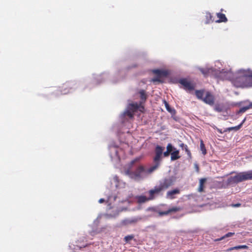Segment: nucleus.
<instances>
[{
    "label": "nucleus",
    "mask_w": 252,
    "mask_h": 252,
    "mask_svg": "<svg viewBox=\"0 0 252 252\" xmlns=\"http://www.w3.org/2000/svg\"><path fill=\"white\" fill-rule=\"evenodd\" d=\"M240 206H241V204H240V203L234 204L232 205V206L235 207H240Z\"/></svg>",
    "instance_id": "4c0bfd02"
},
{
    "label": "nucleus",
    "mask_w": 252,
    "mask_h": 252,
    "mask_svg": "<svg viewBox=\"0 0 252 252\" xmlns=\"http://www.w3.org/2000/svg\"><path fill=\"white\" fill-rule=\"evenodd\" d=\"M246 121V118H245L243 121L242 122H241V123L238 126H233V127H229L228 128V129L230 131V130H234L235 131H237L238 130H239L242 126V125H243V124L244 123V122H245Z\"/></svg>",
    "instance_id": "b1692460"
},
{
    "label": "nucleus",
    "mask_w": 252,
    "mask_h": 252,
    "mask_svg": "<svg viewBox=\"0 0 252 252\" xmlns=\"http://www.w3.org/2000/svg\"><path fill=\"white\" fill-rule=\"evenodd\" d=\"M152 81L153 82H161L160 77L157 76L152 79Z\"/></svg>",
    "instance_id": "473e14b6"
},
{
    "label": "nucleus",
    "mask_w": 252,
    "mask_h": 252,
    "mask_svg": "<svg viewBox=\"0 0 252 252\" xmlns=\"http://www.w3.org/2000/svg\"><path fill=\"white\" fill-rule=\"evenodd\" d=\"M171 160L173 161L179 159L181 157L179 155V151L176 149H174V150L171 153Z\"/></svg>",
    "instance_id": "4468645a"
},
{
    "label": "nucleus",
    "mask_w": 252,
    "mask_h": 252,
    "mask_svg": "<svg viewBox=\"0 0 252 252\" xmlns=\"http://www.w3.org/2000/svg\"><path fill=\"white\" fill-rule=\"evenodd\" d=\"M200 150L201 151L203 155H206V150L205 145H204L202 140H200Z\"/></svg>",
    "instance_id": "bb28decb"
},
{
    "label": "nucleus",
    "mask_w": 252,
    "mask_h": 252,
    "mask_svg": "<svg viewBox=\"0 0 252 252\" xmlns=\"http://www.w3.org/2000/svg\"><path fill=\"white\" fill-rule=\"evenodd\" d=\"M153 73H155L157 76L159 77H166L168 73L165 70H162L159 69H155L153 71Z\"/></svg>",
    "instance_id": "ddd939ff"
},
{
    "label": "nucleus",
    "mask_w": 252,
    "mask_h": 252,
    "mask_svg": "<svg viewBox=\"0 0 252 252\" xmlns=\"http://www.w3.org/2000/svg\"><path fill=\"white\" fill-rule=\"evenodd\" d=\"M78 87V83L75 81H67L60 87V92L65 94L75 90Z\"/></svg>",
    "instance_id": "423d86ee"
},
{
    "label": "nucleus",
    "mask_w": 252,
    "mask_h": 252,
    "mask_svg": "<svg viewBox=\"0 0 252 252\" xmlns=\"http://www.w3.org/2000/svg\"><path fill=\"white\" fill-rule=\"evenodd\" d=\"M140 220V218H133L131 219H127L124 220L123 221V223L125 225L135 224Z\"/></svg>",
    "instance_id": "9d476101"
},
{
    "label": "nucleus",
    "mask_w": 252,
    "mask_h": 252,
    "mask_svg": "<svg viewBox=\"0 0 252 252\" xmlns=\"http://www.w3.org/2000/svg\"><path fill=\"white\" fill-rule=\"evenodd\" d=\"M137 160V159H134V160H133L131 161V164H134V163H135Z\"/></svg>",
    "instance_id": "ea45409f"
},
{
    "label": "nucleus",
    "mask_w": 252,
    "mask_h": 252,
    "mask_svg": "<svg viewBox=\"0 0 252 252\" xmlns=\"http://www.w3.org/2000/svg\"><path fill=\"white\" fill-rule=\"evenodd\" d=\"M207 179L206 178H201L199 180V185L198 188V191L202 192L204 191L205 188V184L206 182Z\"/></svg>",
    "instance_id": "2eb2a0df"
},
{
    "label": "nucleus",
    "mask_w": 252,
    "mask_h": 252,
    "mask_svg": "<svg viewBox=\"0 0 252 252\" xmlns=\"http://www.w3.org/2000/svg\"><path fill=\"white\" fill-rule=\"evenodd\" d=\"M164 103H165V107H166L167 110L168 112H171V109L170 107L169 104L165 101H164Z\"/></svg>",
    "instance_id": "f704fd0d"
},
{
    "label": "nucleus",
    "mask_w": 252,
    "mask_h": 252,
    "mask_svg": "<svg viewBox=\"0 0 252 252\" xmlns=\"http://www.w3.org/2000/svg\"><path fill=\"white\" fill-rule=\"evenodd\" d=\"M139 107V105L137 103H130L128 106L127 108L129 109L133 113H134Z\"/></svg>",
    "instance_id": "aec40b11"
},
{
    "label": "nucleus",
    "mask_w": 252,
    "mask_h": 252,
    "mask_svg": "<svg viewBox=\"0 0 252 252\" xmlns=\"http://www.w3.org/2000/svg\"><path fill=\"white\" fill-rule=\"evenodd\" d=\"M216 111L221 112L223 111V107L219 104L216 105L214 108Z\"/></svg>",
    "instance_id": "2f4dec72"
},
{
    "label": "nucleus",
    "mask_w": 252,
    "mask_h": 252,
    "mask_svg": "<svg viewBox=\"0 0 252 252\" xmlns=\"http://www.w3.org/2000/svg\"><path fill=\"white\" fill-rule=\"evenodd\" d=\"M247 180H252V170L240 172L234 176H230L227 180V184L231 185Z\"/></svg>",
    "instance_id": "f03ea898"
},
{
    "label": "nucleus",
    "mask_w": 252,
    "mask_h": 252,
    "mask_svg": "<svg viewBox=\"0 0 252 252\" xmlns=\"http://www.w3.org/2000/svg\"><path fill=\"white\" fill-rule=\"evenodd\" d=\"M251 109L250 105V104L248 106H246L245 107L241 108L237 112V113H243L245 112L247 110Z\"/></svg>",
    "instance_id": "cd10ccee"
},
{
    "label": "nucleus",
    "mask_w": 252,
    "mask_h": 252,
    "mask_svg": "<svg viewBox=\"0 0 252 252\" xmlns=\"http://www.w3.org/2000/svg\"><path fill=\"white\" fill-rule=\"evenodd\" d=\"M134 238L133 235H127L125 237L124 240L125 242L128 243L130 241L132 240Z\"/></svg>",
    "instance_id": "c756f323"
},
{
    "label": "nucleus",
    "mask_w": 252,
    "mask_h": 252,
    "mask_svg": "<svg viewBox=\"0 0 252 252\" xmlns=\"http://www.w3.org/2000/svg\"><path fill=\"white\" fill-rule=\"evenodd\" d=\"M162 154H163V156H164V157H168V156L169 155V154H170V153L169 152H168V151H166L164 152L163 153H162Z\"/></svg>",
    "instance_id": "c9c22d12"
},
{
    "label": "nucleus",
    "mask_w": 252,
    "mask_h": 252,
    "mask_svg": "<svg viewBox=\"0 0 252 252\" xmlns=\"http://www.w3.org/2000/svg\"><path fill=\"white\" fill-rule=\"evenodd\" d=\"M182 208L180 207H173L168 210L169 214L172 213H175L180 211Z\"/></svg>",
    "instance_id": "a878e982"
},
{
    "label": "nucleus",
    "mask_w": 252,
    "mask_h": 252,
    "mask_svg": "<svg viewBox=\"0 0 252 252\" xmlns=\"http://www.w3.org/2000/svg\"><path fill=\"white\" fill-rule=\"evenodd\" d=\"M148 170L149 168L146 170L143 166L140 165L134 171L131 172L129 173H128L129 171H127V172L129 174L131 178L135 180H139L142 178L144 175L151 173H149Z\"/></svg>",
    "instance_id": "39448f33"
},
{
    "label": "nucleus",
    "mask_w": 252,
    "mask_h": 252,
    "mask_svg": "<svg viewBox=\"0 0 252 252\" xmlns=\"http://www.w3.org/2000/svg\"><path fill=\"white\" fill-rule=\"evenodd\" d=\"M234 234H235V233L234 232H228L227 234H226L225 235H224L223 236L221 237L220 238L218 239V240H222L224 239V238L231 237V236H233Z\"/></svg>",
    "instance_id": "c85d7f7f"
},
{
    "label": "nucleus",
    "mask_w": 252,
    "mask_h": 252,
    "mask_svg": "<svg viewBox=\"0 0 252 252\" xmlns=\"http://www.w3.org/2000/svg\"><path fill=\"white\" fill-rule=\"evenodd\" d=\"M123 115L124 116H128L129 118H132L134 116V113L127 108V110L124 113Z\"/></svg>",
    "instance_id": "393cba45"
},
{
    "label": "nucleus",
    "mask_w": 252,
    "mask_h": 252,
    "mask_svg": "<svg viewBox=\"0 0 252 252\" xmlns=\"http://www.w3.org/2000/svg\"><path fill=\"white\" fill-rule=\"evenodd\" d=\"M164 148L159 145H157L155 148V156L154 158L155 165L149 168L148 172L152 173L156 170L159 166L163 151Z\"/></svg>",
    "instance_id": "20e7f679"
},
{
    "label": "nucleus",
    "mask_w": 252,
    "mask_h": 252,
    "mask_svg": "<svg viewBox=\"0 0 252 252\" xmlns=\"http://www.w3.org/2000/svg\"><path fill=\"white\" fill-rule=\"evenodd\" d=\"M174 180L172 177L166 178L160 181L158 186L149 191L150 199H155V195L159 194L161 191L166 190L174 184Z\"/></svg>",
    "instance_id": "f257e3e1"
},
{
    "label": "nucleus",
    "mask_w": 252,
    "mask_h": 252,
    "mask_svg": "<svg viewBox=\"0 0 252 252\" xmlns=\"http://www.w3.org/2000/svg\"><path fill=\"white\" fill-rule=\"evenodd\" d=\"M158 214L160 216H164V215H167L169 214L168 211H160L158 212Z\"/></svg>",
    "instance_id": "72a5a7b5"
},
{
    "label": "nucleus",
    "mask_w": 252,
    "mask_h": 252,
    "mask_svg": "<svg viewBox=\"0 0 252 252\" xmlns=\"http://www.w3.org/2000/svg\"><path fill=\"white\" fill-rule=\"evenodd\" d=\"M247 79L244 81V87H252V75H246Z\"/></svg>",
    "instance_id": "a211bd4d"
},
{
    "label": "nucleus",
    "mask_w": 252,
    "mask_h": 252,
    "mask_svg": "<svg viewBox=\"0 0 252 252\" xmlns=\"http://www.w3.org/2000/svg\"><path fill=\"white\" fill-rule=\"evenodd\" d=\"M175 148L173 147L171 143H169L166 147V151L169 152L170 154L174 150Z\"/></svg>",
    "instance_id": "7c9ffc66"
},
{
    "label": "nucleus",
    "mask_w": 252,
    "mask_h": 252,
    "mask_svg": "<svg viewBox=\"0 0 252 252\" xmlns=\"http://www.w3.org/2000/svg\"><path fill=\"white\" fill-rule=\"evenodd\" d=\"M136 198L137 199V202L139 204L144 203L148 201L152 200L151 199H150V196L147 197L144 195H139L136 196Z\"/></svg>",
    "instance_id": "f8f14e48"
},
{
    "label": "nucleus",
    "mask_w": 252,
    "mask_h": 252,
    "mask_svg": "<svg viewBox=\"0 0 252 252\" xmlns=\"http://www.w3.org/2000/svg\"><path fill=\"white\" fill-rule=\"evenodd\" d=\"M206 24H209L212 23L214 21L213 19V16L210 12H206L205 15Z\"/></svg>",
    "instance_id": "5701e85b"
},
{
    "label": "nucleus",
    "mask_w": 252,
    "mask_h": 252,
    "mask_svg": "<svg viewBox=\"0 0 252 252\" xmlns=\"http://www.w3.org/2000/svg\"><path fill=\"white\" fill-rule=\"evenodd\" d=\"M251 108H252V102L250 103Z\"/></svg>",
    "instance_id": "a19ab883"
},
{
    "label": "nucleus",
    "mask_w": 252,
    "mask_h": 252,
    "mask_svg": "<svg viewBox=\"0 0 252 252\" xmlns=\"http://www.w3.org/2000/svg\"><path fill=\"white\" fill-rule=\"evenodd\" d=\"M88 246V244L83 245L81 246H77V247H79V249H81L82 248H85Z\"/></svg>",
    "instance_id": "e433bc0d"
},
{
    "label": "nucleus",
    "mask_w": 252,
    "mask_h": 252,
    "mask_svg": "<svg viewBox=\"0 0 252 252\" xmlns=\"http://www.w3.org/2000/svg\"><path fill=\"white\" fill-rule=\"evenodd\" d=\"M199 70L205 77H207L213 72V69L212 68H200Z\"/></svg>",
    "instance_id": "f3484780"
},
{
    "label": "nucleus",
    "mask_w": 252,
    "mask_h": 252,
    "mask_svg": "<svg viewBox=\"0 0 252 252\" xmlns=\"http://www.w3.org/2000/svg\"><path fill=\"white\" fill-rule=\"evenodd\" d=\"M99 203H103L104 202V199H103V198H101L98 201Z\"/></svg>",
    "instance_id": "58836bf2"
},
{
    "label": "nucleus",
    "mask_w": 252,
    "mask_h": 252,
    "mask_svg": "<svg viewBox=\"0 0 252 252\" xmlns=\"http://www.w3.org/2000/svg\"><path fill=\"white\" fill-rule=\"evenodd\" d=\"M196 97L210 105H213L215 102V98L210 92H205L204 90L195 91Z\"/></svg>",
    "instance_id": "7ed1b4c3"
},
{
    "label": "nucleus",
    "mask_w": 252,
    "mask_h": 252,
    "mask_svg": "<svg viewBox=\"0 0 252 252\" xmlns=\"http://www.w3.org/2000/svg\"><path fill=\"white\" fill-rule=\"evenodd\" d=\"M179 83L183 86L184 88L186 90L192 91L194 89L193 85L186 79H180Z\"/></svg>",
    "instance_id": "1a4fd4ad"
},
{
    "label": "nucleus",
    "mask_w": 252,
    "mask_h": 252,
    "mask_svg": "<svg viewBox=\"0 0 252 252\" xmlns=\"http://www.w3.org/2000/svg\"><path fill=\"white\" fill-rule=\"evenodd\" d=\"M139 94H140L141 102H145L148 97L146 91L144 90H140L139 92Z\"/></svg>",
    "instance_id": "6ab92c4d"
},
{
    "label": "nucleus",
    "mask_w": 252,
    "mask_h": 252,
    "mask_svg": "<svg viewBox=\"0 0 252 252\" xmlns=\"http://www.w3.org/2000/svg\"><path fill=\"white\" fill-rule=\"evenodd\" d=\"M180 193L179 189H176L167 192L166 197L170 199H173L175 198L174 196L176 194H178Z\"/></svg>",
    "instance_id": "9b49d317"
},
{
    "label": "nucleus",
    "mask_w": 252,
    "mask_h": 252,
    "mask_svg": "<svg viewBox=\"0 0 252 252\" xmlns=\"http://www.w3.org/2000/svg\"><path fill=\"white\" fill-rule=\"evenodd\" d=\"M220 11H223V9H221Z\"/></svg>",
    "instance_id": "79ce46f5"
},
{
    "label": "nucleus",
    "mask_w": 252,
    "mask_h": 252,
    "mask_svg": "<svg viewBox=\"0 0 252 252\" xmlns=\"http://www.w3.org/2000/svg\"><path fill=\"white\" fill-rule=\"evenodd\" d=\"M247 78L246 77V75H239L236 76L235 78H233L232 81V83L236 87H244V81H246Z\"/></svg>",
    "instance_id": "0eeeda50"
},
{
    "label": "nucleus",
    "mask_w": 252,
    "mask_h": 252,
    "mask_svg": "<svg viewBox=\"0 0 252 252\" xmlns=\"http://www.w3.org/2000/svg\"><path fill=\"white\" fill-rule=\"evenodd\" d=\"M220 77L222 80H229L232 81L234 78V74L231 70L222 69L220 73Z\"/></svg>",
    "instance_id": "6e6552de"
},
{
    "label": "nucleus",
    "mask_w": 252,
    "mask_h": 252,
    "mask_svg": "<svg viewBox=\"0 0 252 252\" xmlns=\"http://www.w3.org/2000/svg\"><path fill=\"white\" fill-rule=\"evenodd\" d=\"M248 247L247 245H239L233 247H231L226 250V252H230L233 250H238L240 249H247Z\"/></svg>",
    "instance_id": "412c9836"
},
{
    "label": "nucleus",
    "mask_w": 252,
    "mask_h": 252,
    "mask_svg": "<svg viewBox=\"0 0 252 252\" xmlns=\"http://www.w3.org/2000/svg\"><path fill=\"white\" fill-rule=\"evenodd\" d=\"M179 146L182 148L183 149H184L186 153L187 154L189 158H191V154L189 150L188 146L187 145L184 144V143H181L179 145Z\"/></svg>",
    "instance_id": "4be33fe9"
},
{
    "label": "nucleus",
    "mask_w": 252,
    "mask_h": 252,
    "mask_svg": "<svg viewBox=\"0 0 252 252\" xmlns=\"http://www.w3.org/2000/svg\"><path fill=\"white\" fill-rule=\"evenodd\" d=\"M217 16L219 20L216 21L217 23L226 22L227 21V19L225 14L221 13H217Z\"/></svg>",
    "instance_id": "dca6fc26"
}]
</instances>
